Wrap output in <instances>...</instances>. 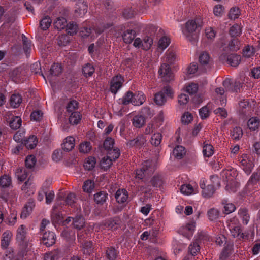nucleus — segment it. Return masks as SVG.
<instances>
[{
  "label": "nucleus",
  "instance_id": "obj_1",
  "mask_svg": "<svg viewBox=\"0 0 260 260\" xmlns=\"http://www.w3.org/2000/svg\"><path fill=\"white\" fill-rule=\"evenodd\" d=\"M93 3L96 9L105 8L109 13L106 14V17L109 21L102 23L98 26V31L95 32H166L167 31L154 23L145 25L139 23L116 24L117 14L111 10L112 3L110 0H94Z\"/></svg>",
  "mask_w": 260,
  "mask_h": 260
},
{
  "label": "nucleus",
  "instance_id": "obj_2",
  "mask_svg": "<svg viewBox=\"0 0 260 260\" xmlns=\"http://www.w3.org/2000/svg\"><path fill=\"white\" fill-rule=\"evenodd\" d=\"M54 27L58 31L66 29V32H93L98 31V26L86 21L78 25L74 21L67 23V20L62 17L57 18L53 23Z\"/></svg>",
  "mask_w": 260,
  "mask_h": 260
},
{
  "label": "nucleus",
  "instance_id": "obj_3",
  "mask_svg": "<svg viewBox=\"0 0 260 260\" xmlns=\"http://www.w3.org/2000/svg\"><path fill=\"white\" fill-rule=\"evenodd\" d=\"M174 94V92L170 86H165L161 90L155 94L154 102L159 106H163L167 102L168 98H173Z\"/></svg>",
  "mask_w": 260,
  "mask_h": 260
},
{
  "label": "nucleus",
  "instance_id": "obj_4",
  "mask_svg": "<svg viewBox=\"0 0 260 260\" xmlns=\"http://www.w3.org/2000/svg\"><path fill=\"white\" fill-rule=\"evenodd\" d=\"M156 169L154 162L152 160H146L142 164V167L136 171V177L139 179H142L145 177H148L152 175Z\"/></svg>",
  "mask_w": 260,
  "mask_h": 260
},
{
  "label": "nucleus",
  "instance_id": "obj_5",
  "mask_svg": "<svg viewBox=\"0 0 260 260\" xmlns=\"http://www.w3.org/2000/svg\"><path fill=\"white\" fill-rule=\"evenodd\" d=\"M202 25V21L200 18L189 20L185 23L184 27L181 26L182 32H199Z\"/></svg>",
  "mask_w": 260,
  "mask_h": 260
},
{
  "label": "nucleus",
  "instance_id": "obj_6",
  "mask_svg": "<svg viewBox=\"0 0 260 260\" xmlns=\"http://www.w3.org/2000/svg\"><path fill=\"white\" fill-rule=\"evenodd\" d=\"M158 72L163 81L169 82L173 79V75L171 73L170 67L167 63H163L161 65Z\"/></svg>",
  "mask_w": 260,
  "mask_h": 260
},
{
  "label": "nucleus",
  "instance_id": "obj_7",
  "mask_svg": "<svg viewBox=\"0 0 260 260\" xmlns=\"http://www.w3.org/2000/svg\"><path fill=\"white\" fill-rule=\"evenodd\" d=\"M120 223V218L116 216L106 220L100 224V226L103 229L107 228L111 230H115L118 228Z\"/></svg>",
  "mask_w": 260,
  "mask_h": 260
},
{
  "label": "nucleus",
  "instance_id": "obj_8",
  "mask_svg": "<svg viewBox=\"0 0 260 260\" xmlns=\"http://www.w3.org/2000/svg\"><path fill=\"white\" fill-rule=\"evenodd\" d=\"M200 246L197 240L191 243L188 248V254L185 257V260H195L194 256L199 253Z\"/></svg>",
  "mask_w": 260,
  "mask_h": 260
},
{
  "label": "nucleus",
  "instance_id": "obj_9",
  "mask_svg": "<svg viewBox=\"0 0 260 260\" xmlns=\"http://www.w3.org/2000/svg\"><path fill=\"white\" fill-rule=\"evenodd\" d=\"M195 226L196 222L191 221L185 225L180 228L179 230V233L188 239H190L193 235Z\"/></svg>",
  "mask_w": 260,
  "mask_h": 260
},
{
  "label": "nucleus",
  "instance_id": "obj_10",
  "mask_svg": "<svg viewBox=\"0 0 260 260\" xmlns=\"http://www.w3.org/2000/svg\"><path fill=\"white\" fill-rule=\"evenodd\" d=\"M123 81V78L121 75L114 76L111 81V92L115 94L118 90L122 87Z\"/></svg>",
  "mask_w": 260,
  "mask_h": 260
},
{
  "label": "nucleus",
  "instance_id": "obj_11",
  "mask_svg": "<svg viewBox=\"0 0 260 260\" xmlns=\"http://www.w3.org/2000/svg\"><path fill=\"white\" fill-rule=\"evenodd\" d=\"M146 142L145 137L143 135L138 136L133 140H131L126 143L127 146L140 149L142 148Z\"/></svg>",
  "mask_w": 260,
  "mask_h": 260
},
{
  "label": "nucleus",
  "instance_id": "obj_12",
  "mask_svg": "<svg viewBox=\"0 0 260 260\" xmlns=\"http://www.w3.org/2000/svg\"><path fill=\"white\" fill-rule=\"evenodd\" d=\"M42 240L44 245L47 247H50L55 243V235L52 232H46L43 234Z\"/></svg>",
  "mask_w": 260,
  "mask_h": 260
},
{
  "label": "nucleus",
  "instance_id": "obj_13",
  "mask_svg": "<svg viewBox=\"0 0 260 260\" xmlns=\"http://www.w3.org/2000/svg\"><path fill=\"white\" fill-rule=\"evenodd\" d=\"M239 104L240 114L243 115L244 117L249 116L250 115V108L249 102L244 100L241 101Z\"/></svg>",
  "mask_w": 260,
  "mask_h": 260
},
{
  "label": "nucleus",
  "instance_id": "obj_14",
  "mask_svg": "<svg viewBox=\"0 0 260 260\" xmlns=\"http://www.w3.org/2000/svg\"><path fill=\"white\" fill-rule=\"evenodd\" d=\"M87 3L86 2H78L75 10L77 16L82 17L87 11Z\"/></svg>",
  "mask_w": 260,
  "mask_h": 260
},
{
  "label": "nucleus",
  "instance_id": "obj_15",
  "mask_svg": "<svg viewBox=\"0 0 260 260\" xmlns=\"http://www.w3.org/2000/svg\"><path fill=\"white\" fill-rule=\"evenodd\" d=\"M240 49V42L238 39L234 38L231 39L228 46L224 49V51H237Z\"/></svg>",
  "mask_w": 260,
  "mask_h": 260
},
{
  "label": "nucleus",
  "instance_id": "obj_16",
  "mask_svg": "<svg viewBox=\"0 0 260 260\" xmlns=\"http://www.w3.org/2000/svg\"><path fill=\"white\" fill-rule=\"evenodd\" d=\"M74 34H61L57 38V43L59 46H65L70 41V36Z\"/></svg>",
  "mask_w": 260,
  "mask_h": 260
},
{
  "label": "nucleus",
  "instance_id": "obj_17",
  "mask_svg": "<svg viewBox=\"0 0 260 260\" xmlns=\"http://www.w3.org/2000/svg\"><path fill=\"white\" fill-rule=\"evenodd\" d=\"M75 146V139L72 137H67L62 144V148L66 151H71Z\"/></svg>",
  "mask_w": 260,
  "mask_h": 260
},
{
  "label": "nucleus",
  "instance_id": "obj_18",
  "mask_svg": "<svg viewBox=\"0 0 260 260\" xmlns=\"http://www.w3.org/2000/svg\"><path fill=\"white\" fill-rule=\"evenodd\" d=\"M115 197L118 203H124L128 198L127 192L125 189H119L116 192Z\"/></svg>",
  "mask_w": 260,
  "mask_h": 260
},
{
  "label": "nucleus",
  "instance_id": "obj_19",
  "mask_svg": "<svg viewBox=\"0 0 260 260\" xmlns=\"http://www.w3.org/2000/svg\"><path fill=\"white\" fill-rule=\"evenodd\" d=\"M25 228V226L24 225H21L17 231L16 240L20 245L23 244L25 240L26 232Z\"/></svg>",
  "mask_w": 260,
  "mask_h": 260
},
{
  "label": "nucleus",
  "instance_id": "obj_20",
  "mask_svg": "<svg viewBox=\"0 0 260 260\" xmlns=\"http://www.w3.org/2000/svg\"><path fill=\"white\" fill-rule=\"evenodd\" d=\"M0 187L3 188L12 187L11 177L6 174L1 176L0 177Z\"/></svg>",
  "mask_w": 260,
  "mask_h": 260
},
{
  "label": "nucleus",
  "instance_id": "obj_21",
  "mask_svg": "<svg viewBox=\"0 0 260 260\" xmlns=\"http://www.w3.org/2000/svg\"><path fill=\"white\" fill-rule=\"evenodd\" d=\"M227 62L232 67H237L241 61V56L237 54H231L226 57Z\"/></svg>",
  "mask_w": 260,
  "mask_h": 260
},
{
  "label": "nucleus",
  "instance_id": "obj_22",
  "mask_svg": "<svg viewBox=\"0 0 260 260\" xmlns=\"http://www.w3.org/2000/svg\"><path fill=\"white\" fill-rule=\"evenodd\" d=\"M52 23V19L48 16H44L40 21L39 27L43 31L47 30Z\"/></svg>",
  "mask_w": 260,
  "mask_h": 260
},
{
  "label": "nucleus",
  "instance_id": "obj_23",
  "mask_svg": "<svg viewBox=\"0 0 260 260\" xmlns=\"http://www.w3.org/2000/svg\"><path fill=\"white\" fill-rule=\"evenodd\" d=\"M34 207L35 204L33 202L27 203L23 208L20 214V217L21 218H26L30 214Z\"/></svg>",
  "mask_w": 260,
  "mask_h": 260
},
{
  "label": "nucleus",
  "instance_id": "obj_24",
  "mask_svg": "<svg viewBox=\"0 0 260 260\" xmlns=\"http://www.w3.org/2000/svg\"><path fill=\"white\" fill-rule=\"evenodd\" d=\"M146 123L145 117L142 115L135 116L132 119V123L136 128L143 127Z\"/></svg>",
  "mask_w": 260,
  "mask_h": 260
},
{
  "label": "nucleus",
  "instance_id": "obj_25",
  "mask_svg": "<svg viewBox=\"0 0 260 260\" xmlns=\"http://www.w3.org/2000/svg\"><path fill=\"white\" fill-rule=\"evenodd\" d=\"M108 197V193L105 191H101L94 195V200L97 204L103 205Z\"/></svg>",
  "mask_w": 260,
  "mask_h": 260
},
{
  "label": "nucleus",
  "instance_id": "obj_26",
  "mask_svg": "<svg viewBox=\"0 0 260 260\" xmlns=\"http://www.w3.org/2000/svg\"><path fill=\"white\" fill-rule=\"evenodd\" d=\"M26 71L24 68L19 67L14 69L11 73V76L14 79H18L22 76H25Z\"/></svg>",
  "mask_w": 260,
  "mask_h": 260
},
{
  "label": "nucleus",
  "instance_id": "obj_27",
  "mask_svg": "<svg viewBox=\"0 0 260 260\" xmlns=\"http://www.w3.org/2000/svg\"><path fill=\"white\" fill-rule=\"evenodd\" d=\"M21 38L23 50L26 56H27L30 53L31 47V42L23 34L21 35Z\"/></svg>",
  "mask_w": 260,
  "mask_h": 260
},
{
  "label": "nucleus",
  "instance_id": "obj_28",
  "mask_svg": "<svg viewBox=\"0 0 260 260\" xmlns=\"http://www.w3.org/2000/svg\"><path fill=\"white\" fill-rule=\"evenodd\" d=\"M105 254L107 260H116L118 252L114 247H110L106 250Z\"/></svg>",
  "mask_w": 260,
  "mask_h": 260
},
{
  "label": "nucleus",
  "instance_id": "obj_29",
  "mask_svg": "<svg viewBox=\"0 0 260 260\" xmlns=\"http://www.w3.org/2000/svg\"><path fill=\"white\" fill-rule=\"evenodd\" d=\"M21 123L22 120L20 117L13 116L9 121V126L12 129L16 130L20 127Z\"/></svg>",
  "mask_w": 260,
  "mask_h": 260
},
{
  "label": "nucleus",
  "instance_id": "obj_30",
  "mask_svg": "<svg viewBox=\"0 0 260 260\" xmlns=\"http://www.w3.org/2000/svg\"><path fill=\"white\" fill-rule=\"evenodd\" d=\"M63 71V68L61 64L56 63H53L50 68V73L52 76H58Z\"/></svg>",
  "mask_w": 260,
  "mask_h": 260
},
{
  "label": "nucleus",
  "instance_id": "obj_31",
  "mask_svg": "<svg viewBox=\"0 0 260 260\" xmlns=\"http://www.w3.org/2000/svg\"><path fill=\"white\" fill-rule=\"evenodd\" d=\"M11 233L9 231L5 232L3 234L1 240V246L2 248L6 249L8 248L10 241Z\"/></svg>",
  "mask_w": 260,
  "mask_h": 260
},
{
  "label": "nucleus",
  "instance_id": "obj_32",
  "mask_svg": "<svg viewBox=\"0 0 260 260\" xmlns=\"http://www.w3.org/2000/svg\"><path fill=\"white\" fill-rule=\"evenodd\" d=\"M22 101V98L19 94H13L11 95L10 100L11 106L14 108H17L19 106Z\"/></svg>",
  "mask_w": 260,
  "mask_h": 260
},
{
  "label": "nucleus",
  "instance_id": "obj_33",
  "mask_svg": "<svg viewBox=\"0 0 260 260\" xmlns=\"http://www.w3.org/2000/svg\"><path fill=\"white\" fill-rule=\"evenodd\" d=\"M37 137L35 136L29 137V138L24 141V145L28 149H34L37 144Z\"/></svg>",
  "mask_w": 260,
  "mask_h": 260
},
{
  "label": "nucleus",
  "instance_id": "obj_34",
  "mask_svg": "<svg viewBox=\"0 0 260 260\" xmlns=\"http://www.w3.org/2000/svg\"><path fill=\"white\" fill-rule=\"evenodd\" d=\"M134 94L131 91H127L125 95L121 99H120L121 100V104L124 105H127L129 104L130 103H133L134 104Z\"/></svg>",
  "mask_w": 260,
  "mask_h": 260
},
{
  "label": "nucleus",
  "instance_id": "obj_35",
  "mask_svg": "<svg viewBox=\"0 0 260 260\" xmlns=\"http://www.w3.org/2000/svg\"><path fill=\"white\" fill-rule=\"evenodd\" d=\"M134 105H141L146 100V96L142 91H138L134 94Z\"/></svg>",
  "mask_w": 260,
  "mask_h": 260
},
{
  "label": "nucleus",
  "instance_id": "obj_36",
  "mask_svg": "<svg viewBox=\"0 0 260 260\" xmlns=\"http://www.w3.org/2000/svg\"><path fill=\"white\" fill-rule=\"evenodd\" d=\"M73 220L74 228L78 230L81 229L85 225L84 219L82 216H77L73 218Z\"/></svg>",
  "mask_w": 260,
  "mask_h": 260
},
{
  "label": "nucleus",
  "instance_id": "obj_37",
  "mask_svg": "<svg viewBox=\"0 0 260 260\" xmlns=\"http://www.w3.org/2000/svg\"><path fill=\"white\" fill-rule=\"evenodd\" d=\"M94 72V68L90 63L86 64L82 68V73L86 78L91 76Z\"/></svg>",
  "mask_w": 260,
  "mask_h": 260
},
{
  "label": "nucleus",
  "instance_id": "obj_38",
  "mask_svg": "<svg viewBox=\"0 0 260 260\" xmlns=\"http://www.w3.org/2000/svg\"><path fill=\"white\" fill-rule=\"evenodd\" d=\"M112 159L109 156L103 157L100 162V167L104 170H107L112 164Z\"/></svg>",
  "mask_w": 260,
  "mask_h": 260
},
{
  "label": "nucleus",
  "instance_id": "obj_39",
  "mask_svg": "<svg viewBox=\"0 0 260 260\" xmlns=\"http://www.w3.org/2000/svg\"><path fill=\"white\" fill-rule=\"evenodd\" d=\"M247 125L249 129L254 131L258 128L259 120L257 117H252L248 120Z\"/></svg>",
  "mask_w": 260,
  "mask_h": 260
},
{
  "label": "nucleus",
  "instance_id": "obj_40",
  "mask_svg": "<svg viewBox=\"0 0 260 260\" xmlns=\"http://www.w3.org/2000/svg\"><path fill=\"white\" fill-rule=\"evenodd\" d=\"M239 215L242 217L243 223L245 224H247L250 219L248 210L246 208H241L238 212Z\"/></svg>",
  "mask_w": 260,
  "mask_h": 260
},
{
  "label": "nucleus",
  "instance_id": "obj_41",
  "mask_svg": "<svg viewBox=\"0 0 260 260\" xmlns=\"http://www.w3.org/2000/svg\"><path fill=\"white\" fill-rule=\"evenodd\" d=\"M185 153V148L180 145L176 146L173 150L174 155L178 159L182 158Z\"/></svg>",
  "mask_w": 260,
  "mask_h": 260
},
{
  "label": "nucleus",
  "instance_id": "obj_42",
  "mask_svg": "<svg viewBox=\"0 0 260 260\" xmlns=\"http://www.w3.org/2000/svg\"><path fill=\"white\" fill-rule=\"evenodd\" d=\"M240 11L238 7H234L231 8L228 13V17L231 20H235L239 17Z\"/></svg>",
  "mask_w": 260,
  "mask_h": 260
},
{
  "label": "nucleus",
  "instance_id": "obj_43",
  "mask_svg": "<svg viewBox=\"0 0 260 260\" xmlns=\"http://www.w3.org/2000/svg\"><path fill=\"white\" fill-rule=\"evenodd\" d=\"M96 164V159L94 157H89L84 162V167L85 169L87 170H92L95 165Z\"/></svg>",
  "mask_w": 260,
  "mask_h": 260
},
{
  "label": "nucleus",
  "instance_id": "obj_44",
  "mask_svg": "<svg viewBox=\"0 0 260 260\" xmlns=\"http://www.w3.org/2000/svg\"><path fill=\"white\" fill-rule=\"evenodd\" d=\"M150 183L154 187H160L164 183L163 178L162 176L159 175H155L150 180Z\"/></svg>",
  "mask_w": 260,
  "mask_h": 260
},
{
  "label": "nucleus",
  "instance_id": "obj_45",
  "mask_svg": "<svg viewBox=\"0 0 260 260\" xmlns=\"http://www.w3.org/2000/svg\"><path fill=\"white\" fill-rule=\"evenodd\" d=\"M214 186L213 184L208 185L202 190V194L205 198L211 197L214 193Z\"/></svg>",
  "mask_w": 260,
  "mask_h": 260
},
{
  "label": "nucleus",
  "instance_id": "obj_46",
  "mask_svg": "<svg viewBox=\"0 0 260 260\" xmlns=\"http://www.w3.org/2000/svg\"><path fill=\"white\" fill-rule=\"evenodd\" d=\"M81 116L78 112H72L69 119L70 123L72 124H77L81 120Z\"/></svg>",
  "mask_w": 260,
  "mask_h": 260
},
{
  "label": "nucleus",
  "instance_id": "obj_47",
  "mask_svg": "<svg viewBox=\"0 0 260 260\" xmlns=\"http://www.w3.org/2000/svg\"><path fill=\"white\" fill-rule=\"evenodd\" d=\"M231 233L234 238L240 236L241 238L244 237L243 233H241L240 228L239 226L229 225Z\"/></svg>",
  "mask_w": 260,
  "mask_h": 260
},
{
  "label": "nucleus",
  "instance_id": "obj_48",
  "mask_svg": "<svg viewBox=\"0 0 260 260\" xmlns=\"http://www.w3.org/2000/svg\"><path fill=\"white\" fill-rule=\"evenodd\" d=\"M136 14V11L132 7L125 8L122 12V16L125 19L133 18Z\"/></svg>",
  "mask_w": 260,
  "mask_h": 260
},
{
  "label": "nucleus",
  "instance_id": "obj_49",
  "mask_svg": "<svg viewBox=\"0 0 260 260\" xmlns=\"http://www.w3.org/2000/svg\"><path fill=\"white\" fill-rule=\"evenodd\" d=\"M170 43V39L166 36L161 38L158 43V46L162 50L166 49Z\"/></svg>",
  "mask_w": 260,
  "mask_h": 260
},
{
  "label": "nucleus",
  "instance_id": "obj_50",
  "mask_svg": "<svg viewBox=\"0 0 260 260\" xmlns=\"http://www.w3.org/2000/svg\"><path fill=\"white\" fill-rule=\"evenodd\" d=\"M260 181V172H254L252 174L249 180L248 181L249 185H256Z\"/></svg>",
  "mask_w": 260,
  "mask_h": 260
},
{
  "label": "nucleus",
  "instance_id": "obj_51",
  "mask_svg": "<svg viewBox=\"0 0 260 260\" xmlns=\"http://www.w3.org/2000/svg\"><path fill=\"white\" fill-rule=\"evenodd\" d=\"M82 188L84 191L90 193L94 188V183L91 180H87L84 182Z\"/></svg>",
  "mask_w": 260,
  "mask_h": 260
},
{
  "label": "nucleus",
  "instance_id": "obj_52",
  "mask_svg": "<svg viewBox=\"0 0 260 260\" xmlns=\"http://www.w3.org/2000/svg\"><path fill=\"white\" fill-rule=\"evenodd\" d=\"M199 61L202 65H207L210 61V57L208 53L203 52L199 56Z\"/></svg>",
  "mask_w": 260,
  "mask_h": 260
},
{
  "label": "nucleus",
  "instance_id": "obj_53",
  "mask_svg": "<svg viewBox=\"0 0 260 260\" xmlns=\"http://www.w3.org/2000/svg\"><path fill=\"white\" fill-rule=\"evenodd\" d=\"M36 163V159L35 156L30 155L27 156L25 159V166L27 168L32 169Z\"/></svg>",
  "mask_w": 260,
  "mask_h": 260
},
{
  "label": "nucleus",
  "instance_id": "obj_54",
  "mask_svg": "<svg viewBox=\"0 0 260 260\" xmlns=\"http://www.w3.org/2000/svg\"><path fill=\"white\" fill-rule=\"evenodd\" d=\"M243 132L242 129L239 127H235L231 132V136L234 140H237L242 137Z\"/></svg>",
  "mask_w": 260,
  "mask_h": 260
},
{
  "label": "nucleus",
  "instance_id": "obj_55",
  "mask_svg": "<svg viewBox=\"0 0 260 260\" xmlns=\"http://www.w3.org/2000/svg\"><path fill=\"white\" fill-rule=\"evenodd\" d=\"M220 212L215 208H211L208 211V216L210 220L213 221L219 217Z\"/></svg>",
  "mask_w": 260,
  "mask_h": 260
},
{
  "label": "nucleus",
  "instance_id": "obj_56",
  "mask_svg": "<svg viewBox=\"0 0 260 260\" xmlns=\"http://www.w3.org/2000/svg\"><path fill=\"white\" fill-rule=\"evenodd\" d=\"M153 43L152 39L149 37H145L142 40V49L145 50H149Z\"/></svg>",
  "mask_w": 260,
  "mask_h": 260
},
{
  "label": "nucleus",
  "instance_id": "obj_57",
  "mask_svg": "<svg viewBox=\"0 0 260 260\" xmlns=\"http://www.w3.org/2000/svg\"><path fill=\"white\" fill-rule=\"evenodd\" d=\"M193 119V116L191 113L188 112H185L181 117V122L183 124L187 125Z\"/></svg>",
  "mask_w": 260,
  "mask_h": 260
},
{
  "label": "nucleus",
  "instance_id": "obj_58",
  "mask_svg": "<svg viewBox=\"0 0 260 260\" xmlns=\"http://www.w3.org/2000/svg\"><path fill=\"white\" fill-rule=\"evenodd\" d=\"M114 144V140L110 137H108L105 140L104 144H103V146H104V148L106 150H107L109 152L110 150L114 149L113 148Z\"/></svg>",
  "mask_w": 260,
  "mask_h": 260
},
{
  "label": "nucleus",
  "instance_id": "obj_59",
  "mask_svg": "<svg viewBox=\"0 0 260 260\" xmlns=\"http://www.w3.org/2000/svg\"><path fill=\"white\" fill-rule=\"evenodd\" d=\"M78 103L76 101L73 100L70 101L66 107L67 112L69 113L76 112L74 111L78 108Z\"/></svg>",
  "mask_w": 260,
  "mask_h": 260
},
{
  "label": "nucleus",
  "instance_id": "obj_60",
  "mask_svg": "<svg viewBox=\"0 0 260 260\" xmlns=\"http://www.w3.org/2000/svg\"><path fill=\"white\" fill-rule=\"evenodd\" d=\"M162 136L159 133L154 134L151 137V144L155 146H158L161 141Z\"/></svg>",
  "mask_w": 260,
  "mask_h": 260
},
{
  "label": "nucleus",
  "instance_id": "obj_61",
  "mask_svg": "<svg viewBox=\"0 0 260 260\" xmlns=\"http://www.w3.org/2000/svg\"><path fill=\"white\" fill-rule=\"evenodd\" d=\"M203 152L204 156L210 157L213 154V147L210 144H206L203 147Z\"/></svg>",
  "mask_w": 260,
  "mask_h": 260
},
{
  "label": "nucleus",
  "instance_id": "obj_62",
  "mask_svg": "<svg viewBox=\"0 0 260 260\" xmlns=\"http://www.w3.org/2000/svg\"><path fill=\"white\" fill-rule=\"evenodd\" d=\"M91 149V146L90 142H84L81 143L79 146V151L80 152L84 153H88L90 151Z\"/></svg>",
  "mask_w": 260,
  "mask_h": 260
},
{
  "label": "nucleus",
  "instance_id": "obj_63",
  "mask_svg": "<svg viewBox=\"0 0 260 260\" xmlns=\"http://www.w3.org/2000/svg\"><path fill=\"white\" fill-rule=\"evenodd\" d=\"M180 189L181 193L186 195L191 194L193 191V187L190 184H183Z\"/></svg>",
  "mask_w": 260,
  "mask_h": 260
},
{
  "label": "nucleus",
  "instance_id": "obj_64",
  "mask_svg": "<svg viewBox=\"0 0 260 260\" xmlns=\"http://www.w3.org/2000/svg\"><path fill=\"white\" fill-rule=\"evenodd\" d=\"M51 216L52 222L56 223L62 222L63 218L62 214L59 212H53Z\"/></svg>",
  "mask_w": 260,
  "mask_h": 260
}]
</instances>
